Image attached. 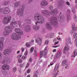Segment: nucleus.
Listing matches in <instances>:
<instances>
[{"label":"nucleus","instance_id":"obj_1","mask_svg":"<svg viewBox=\"0 0 77 77\" xmlns=\"http://www.w3.org/2000/svg\"><path fill=\"white\" fill-rule=\"evenodd\" d=\"M34 18L35 21H36V22L35 23L36 25L33 26L32 28L34 30H38L40 29V26L38 25V23L43 24L45 22L44 18L38 13H36L34 15Z\"/></svg>","mask_w":77,"mask_h":77},{"label":"nucleus","instance_id":"obj_2","mask_svg":"<svg viewBox=\"0 0 77 77\" xmlns=\"http://www.w3.org/2000/svg\"><path fill=\"white\" fill-rule=\"evenodd\" d=\"M57 12H58V10L56 8L53 11H51L50 12L46 10H42L41 11V13L43 16L46 17L50 16V14L52 15H56Z\"/></svg>","mask_w":77,"mask_h":77},{"label":"nucleus","instance_id":"obj_3","mask_svg":"<svg viewBox=\"0 0 77 77\" xmlns=\"http://www.w3.org/2000/svg\"><path fill=\"white\" fill-rule=\"evenodd\" d=\"M5 31L3 33V35L5 36H9L10 33H11L12 29V28L9 26H6L5 28Z\"/></svg>","mask_w":77,"mask_h":77},{"label":"nucleus","instance_id":"obj_4","mask_svg":"<svg viewBox=\"0 0 77 77\" xmlns=\"http://www.w3.org/2000/svg\"><path fill=\"white\" fill-rule=\"evenodd\" d=\"M16 24H18L20 27H22L21 22L20 20H17L15 22H11L10 24V26L11 27H18V25Z\"/></svg>","mask_w":77,"mask_h":77},{"label":"nucleus","instance_id":"obj_5","mask_svg":"<svg viewBox=\"0 0 77 77\" xmlns=\"http://www.w3.org/2000/svg\"><path fill=\"white\" fill-rule=\"evenodd\" d=\"M25 9V5H23L21 8L18 9L17 11V14L19 15L20 17H22L23 15V12Z\"/></svg>","mask_w":77,"mask_h":77},{"label":"nucleus","instance_id":"obj_6","mask_svg":"<svg viewBox=\"0 0 77 77\" xmlns=\"http://www.w3.org/2000/svg\"><path fill=\"white\" fill-rule=\"evenodd\" d=\"M10 12H11V9L8 7H6L5 8L0 9V14L2 13L3 14H8L10 13Z\"/></svg>","mask_w":77,"mask_h":77},{"label":"nucleus","instance_id":"obj_7","mask_svg":"<svg viewBox=\"0 0 77 77\" xmlns=\"http://www.w3.org/2000/svg\"><path fill=\"white\" fill-rule=\"evenodd\" d=\"M11 20V16H8L4 18L2 20V23L4 24H7L10 23Z\"/></svg>","mask_w":77,"mask_h":77},{"label":"nucleus","instance_id":"obj_8","mask_svg":"<svg viewBox=\"0 0 77 77\" xmlns=\"http://www.w3.org/2000/svg\"><path fill=\"white\" fill-rule=\"evenodd\" d=\"M51 23L54 26H56V28H57L59 27V25L57 24V19L56 17H52L51 18Z\"/></svg>","mask_w":77,"mask_h":77},{"label":"nucleus","instance_id":"obj_9","mask_svg":"<svg viewBox=\"0 0 77 77\" xmlns=\"http://www.w3.org/2000/svg\"><path fill=\"white\" fill-rule=\"evenodd\" d=\"M59 68V65L57 64L56 65L55 68H54V71L53 77H56V76L58 75L59 74V71H57V72L56 71Z\"/></svg>","mask_w":77,"mask_h":77},{"label":"nucleus","instance_id":"obj_10","mask_svg":"<svg viewBox=\"0 0 77 77\" xmlns=\"http://www.w3.org/2000/svg\"><path fill=\"white\" fill-rule=\"evenodd\" d=\"M11 38L13 40H17L21 39V37L20 35L14 33L12 34Z\"/></svg>","mask_w":77,"mask_h":77},{"label":"nucleus","instance_id":"obj_11","mask_svg":"<svg viewBox=\"0 0 77 77\" xmlns=\"http://www.w3.org/2000/svg\"><path fill=\"white\" fill-rule=\"evenodd\" d=\"M2 69L4 71H6V70H9L10 69V66L8 64H4L2 66Z\"/></svg>","mask_w":77,"mask_h":77},{"label":"nucleus","instance_id":"obj_12","mask_svg":"<svg viewBox=\"0 0 77 77\" xmlns=\"http://www.w3.org/2000/svg\"><path fill=\"white\" fill-rule=\"evenodd\" d=\"M47 48H48V46H46L44 50L43 51H41L40 52V54H42L43 56L45 57L47 53Z\"/></svg>","mask_w":77,"mask_h":77},{"label":"nucleus","instance_id":"obj_13","mask_svg":"<svg viewBox=\"0 0 77 77\" xmlns=\"http://www.w3.org/2000/svg\"><path fill=\"white\" fill-rule=\"evenodd\" d=\"M45 26L46 28L48 30H52L53 29V27L50 24V23L49 22L45 24Z\"/></svg>","mask_w":77,"mask_h":77},{"label":"nucleus","instance_id":"obj_14","mask_svg":"<svg viewBox=\"0 0 77 77\" xmlns=\"http://www.w3.org/2000/svg\"><path fill=\"white\" fill-rule=\"evenodd\" d=\"M48 5V2L46 1H42L40 2V5L42 6H46Z\"/></svg>","mask_w":77,"mask_h":77},{"label":"nucleus","instance_id":"obj_15","mask_svg":"<svg viewBox=\"0 0 77 77\" xmlns=\"http://www.w3.org/2000/svg\"><path fill=\"white\" fill-rule=\"evenodd\" d=\"M11 53V51L8 49H5L3 52V54L5 56H9Z\"/></svg>","mask_w":77,"mask_h":77},{"label":"nucleus","instance_id":"obj_16","mask_svg":"<svg viewBox=\"0 0 77 77\" xmlns=\"http://www.w3.org/2000/svg\"><path fill=\"white\" fill-rule=\"evenodd\" d=\"M15 30L16 33H19L20 35H23V32L20 28H16L15 29Z\"/></svg>","mask_w":77,"mask_h":77},{"label":"nucleus","instance_id":"obj_17","mask_svg":"<svg viewBox=\"0 0 77 77\" xmlns=\"http://www.w3.org/2000/svg\"><path fill=\"white\" fill-rule=\"evenodd\" d=\"M36 43H37L39 45H41L42 44V40L41 39L38 37H36Z\"/></svg>","mask_w":77,"mask_h":77},{"label":"nucleus","instance_id":"obj_18","mask_svg":"<svg viewBox=\"0 0 77 77\" xmlns=\"http://www.w3.org/2000/svg\"><path fill=\"white\" fill-rule=\"evenodd\" d=\"M21 5V2L20 1L16 2L14 4V6L15 8L19 7Z\"/></svg>","mask_w":77,"mask_h":77},{"label":"nucleus","instance_id":"obj_19","mask_svg":"<svg viewBox=\"0 0 77 77\" xmlns=\"http://www.w3.org/2000/svg\"><path fill=\"white\" fill-rule=\"evenodd\" d=\"M24 29L26 32H29L31 29V28L30 26L26 25Z\"/></svg>","mask_w":77,"mask_h":77},{"label":"nucleus","instance_id":"obj_20","mask_svg":"<svg viewBox=\"0 0 77 77\" xmlns=\"http://www.w3.org/2000/svg\"><path fill=\"white\" fill-rule=\"evenodd\" d=\"M58 20L60 22H62L64 21V16L62 15L60 17H58Z\"/></svg>","mask_w":77,"mask_h":77},{"label":"nucleus","instance_id":"obj_21","mask_svg":"<svg viewBox=\"0 0 77 77\" xmlns=\"http://www.w3.org/2000/svg\"><path fill=\"white\" fill-rule=\"evenodd\" d=\"M77 55V49H75L74 51L73 54H72V57H75Z\"/></svg>","mask_w":77,"mask_h":77},{"label":"nucleus","instance_id":"obj_22","mask_svg":"<svg viewBox=\"0 0 77 77\" xmlns=\"http://www.w3.org/2000/svg\"><path fill=\"white\" fill-rule=\"evenodd\" d=\"M62 54V51H58L56 55V57L57 58H58L60 57Z\"/></svg>","mask_w":77,"mask_h":77},{"label":"nucleus","instance_id":"obj_23","mask_svg":"<svg viewBox=\"0 0 77 77\" xmlns=\"http://www.w3.org/2000/svg\"><path fill=\"white\" fill-rule=\"evenodd\" d=\"M69 50V48L67 46H65L63 49V53H66L67 51Z\"/></svg>","mask_w":77,"mask_h":77},{"label":"nucleus","instance_id":"obj_24","mask_svg":"<svg viewBox=\"0 0 77 77\" xmlns=\"http://www.w3.org/2000/svg\"><path fill=\"white\" fill-rule=\"evenodd\" d=\"M26 23H28V24H30L31 23V19L30 18L26 19L25 21Z\"/></svg>","mask_w":77,"mask_h":77},{"label":"nucleus","instance_id":"obj_25","mask_svg":"<svg viewBox=\"0 0 77 77\" xmlns=\"http://www.w3.org/2000/svg\"><path fill=\"white\" fill-rule=\"evenodd\" d=\"M5 41V38L3 37H0V44H3Z\"/></svg>","mask_w":77,"mask_h":77},{"label":"nucleus","instance_id":"obj_26","mask_svg":"<svg viewBox=\"0 0 77 77\" xmlns=\"http://www.w3.org/2000/svg\"><path fill=\"white\" fill-rule=\"evenodd\" d=\"M4 48V45L2 43H0V51H3Z\"/></svg>","mask_w":77,"mask_h":77},{"label":"nucleus","instance_id":"obj_27","mask_svg":"<svg viewBox=\"0 0 77 77\" xmlns=\"http://www.w3.org/2000/svg\"><path fill=\"white\" fill-rule=\"evenodd\" d=\"M67 63V60H65L63 61L62 62V65L63 66H64L66 65V63Z\"/></svg>","mask_w":77,"mask_h":77},{"label":"nucleus","instance_id":"obj_28","mask_svg":"<svg viewBox=\"0 0 77 77\" xmlns=\"http://www.w3.org/2000/svg\"><path fill=\"white\" fill-rule=\"evenodd\" d=\"M58 7L60 8H62V5L60 1H59L58 2Z\"/></svg>","mask_w":77,"mask_h":77},{"label":"nucleus","instance_id":"obj_29","mask_svg":"<svg viewBox=\"0 0 77 77\" xmlns=\"http://www.w3.org/2000/svg\"><path fill=\"white\" fill-rule=\"evenodd\" d=\"M4 60L7 62H9L10 61V60L9 59V58L8 57H5L4 58Z\"/></svg>","mask_w":77,"mask_h":77},{"label":"nucleus","instance_id":"obj_30","mask_svg":"<svg viewBox=\"0 0 77 77\" xmlns=\"http://www.w3.org/2000/svg\"><path fill=\"white\" fill-rule=\"evenodd\" d=\"M71 16L70 15V14H67V20L68 21H69L70 20H71Z\"/></svg>","mask_w":77,"mask_h":77},{"label":"nucleus","instance_id":"obj_31","mask_svg":"<svg viewBox=\"0 0 77 77\" xmlns=\"http://www.w3.org/2000/svg\"><path fill=\"white\" fill-rule=\"evenodd\" d=\"M66 41L67 42L68 44H70L71 43V38H70V37L68 38L66 40Z\"/></svg>","mask_w":77,"mask_h":77},{"label":"nucleus","instance_id":"obj_32","mask_svg":"<svg viewBox=\"0 0 77 77\" xmlns=\"http://www.w3.org/2000/svg\"><path fill=\"white\" fill-rule=\"evenodd\" d=\"M73 18H74V21H77V15H76L75 14L74 15Z\"/></svg>","mask_w":77,"mask_h":77},{"label":"nucleus","instance_id":"obj_33","mask_svg":"<svg viewBox=\"0 0 77 77\" xmlns=\"http://www.w3.org/2000/svg\"><path fill=\"white\" fill-rule=\"evenodd\" d=\"M54 35V34L52 33H50L49 34V36H48V37H50L51 38H53V36Z\"/></svg>","mask_w":77,"mask_h":77},{"label":"nucleus","instance_id":"obj_34","mask_svg":"<svg viewBox=\"0 0 77 77\" xmlns=\"http://www.w3.org/2000/svg\"><path fill=\"white\" fill-rule=\"evenodd\" d=\"M72 28L73 30H74V31L76 30V28L75 27V25H72Z\"/></svg>","mask_w":77,"mask_h":77},{"label":"nucleus","instance_id":"obj_35","mask_svg":"<svg viewBox=\"0 0 77 77\" xmlns=\"http://www.w3.org/2000/svg\"><path fill=\"white\" fill-rule=\"evenodd\" d=\"M9 3V1H5L4 2V6H6V5H7L8 3Z\"/></svg>","mask_w":77,"mask_h":77},{"label":"nucleus","instance_id":"obj_36","mask_svg":"<svg viewBox=\"0 0 77 77\" xmlns=\"http://www.w3.org/2000/svg\"><path fill=\"white\" fill-rule=\"evenodd\" d=\"M24 64H25V62H23V63L20 64V67H23L24 65Z\"/></svg>","mask_w":77,"mask_h":77},{"label":"nucleus","instance_id":"obj_37","mask_svg":"<svg viewBox=\"0 0 77 77\" xmlns=\"http://www.w3.org/2000/svg\"><path fill=\"white\" fill-rule=\"evenodd\" d=\"M26 46L27 47H29L30 46V45L29 44V43L27 42L26 43Z\"/></svg>","mask_w":77,"mask_h":77},{"label":"nucleus","instance_id":"obj_38","mask_svg":"<svg viewBox=\"0 0 77 77\" xmlns=\"http://www.w3.org/2000/svg\"><path fill=\"white\" fill-rule=\"evenodd\" d=\"M49 8L51 10H52V9H53V6L52 5H50L49 6Z\"/></svg>","mask_w":77,"mask_h":77},{"label":"nucleus","instance_id":"obj_39","mask_svg":"<svg viewBox=\"0 0 77 77\" xmlns=\"http://www.w3.org/2000/svg\"><path fill=\"white\" fill-rule=\"evenodd\" d=\"M13 71L14 72H15L17 71V68L16 67L13 68Z\"/></svg>","mask_w":77,"mask_h":77},{"label":"nucleus","instance_id":"obj_40","mask_svg":"<svg viewBox=\"0 0 77 77\" xmlns=\"http://www.w3.org/2000/svg\"><path fill=\"white\" fill-rule=\"evenodd\" d=\"M29 65H30V63H28L26 66V68H28V67L29 66Z\"/></svg>","mask_w":77,"mask_h":77},{"label":"nucleus","instance_id":"obj_41","mask_svg":"<svg viewBox=\"0 0 77 77\" xmlns=\"http://www.w3.org/2000/svg\"><path fill=\"white\" fill-rule=\"evenodd\" d=\"M3 57V54L1 52H0V60H1V59H2V57Z\"/></svg>","mask_w":77,"mask_h":77},{"label":"nucleus","instance_id":"obj_42","mask_svg":"<svg viewBox=\"0 0 77 77\" xmlns=\"http://www.w3.org/2000/svg\"><path fill=\"white\" fill-rule=\"evenodd\" d=\"M72 12L73 14H74L75 13V10L74 9H72Z\"/></svg>","mask_w":77,"mask_h":77},{"label":"nucleus","instance_id":"obj_43","mask_svg":"<svg viewBox=\"0 0 77 77\" xmlns=\"http://www.w3.org/2000/svg\"><path fill=\"white\" fill-rule=\"evenodd\" d=\"M38 71H36L35 72V74L34 75L35 76H38Z\"/></svg>","mask_w":77,"mask_h":77},{"label":"nucleus","instance_id":"obj_44","mask_svg":"<svg viewBox=\"0 0 77 77\" xmlns=\"http://www.w3.org/2000/svg\"><path fill=\"white\" fill-rule=\"evenodd\" d=\"M26 57H27L26 56L23 55L22 57V59H26Z\"/></svg>","mask_w":77,"mask_h":77},{"label":"nucleus","instance_id":"obj_45","mask_svg":"<svg viewBox=\"0 0 77 77\" xmlns=\"http://www.w3.org/2000/svg\"><path fill=\"white\" fill-rule=\"evenodd\" d=\"M75 31L74 30H71L70 32V33L72 35V34H74V31Z\"/></svg>","mask_w":77,"mask_h":77},{"label":"nucleus","instance_id":"obj_46","mask_svg":"<svg viewBox=\"0 0 77 77\" xmlns=\"http://www.w3.org/2000/svg\"><path fill=\"white\" fill-rule=\"evenodd\" d=\"M28 53V51L27 50H26V51L24 53V54L25 56H27V53Z\"/></svg>","mask_w":77,"mask_h":77},{"label":"nucleus","instance_id":"obj_47","mask_svg":"<svg viewBox=\"0 0 77 77\" xmlns=\"http://www.w3.org/2000/svg\"><path fill=\"white\" fill-rule=\"evenodd\" d=\"M77 33H75L74 35H73V38H76V37H77Z\"/></svg>","mask_w":77,"mask_h":77},{"label":"nucleus","instance_id":"obj_48","mask_svg":"<svg viewBox=\"0 0 77 77\" xmlns=\"http://www.w3.org/2000/svg\"><path fill=\"white\" fill-rule=\"evenodd\" d=\"M6 62V60H5V59H4V60L2 61V64H5V63Z\"/></svg>","mask_w":77,"mask_h":77},{"label":"nucleus","instance_id":"obj_49","mask_svg":"<svg viewBox=\"0 0 77 77\" xmlns=\"http://www.w3.org/2000/svg\"><path fill=\"white\" fill-rule=\"evenodd\" d=\"M66 4L67 5H68V6H69L70 5V3L68 1H67L66 2Z\"/></svg>","mask_w":77,"mask_h":77},{"label":"nucleus","instance_id":"obj_50","mask_svg":"<svg viewBox=\"0 0 77 77\" xmlns=\"http://www.w3.org/2000/svg\"><path fill=\"white\" fill-rule=\"evenodd\" d=\"M48 42H49V41L46 40L45 42V44H48Z\"/></svg>","mask_w":77,"mask_h":77},{"label":"nucleus","instance_id":"obj_51","mask_svg":"<svg viewBox=\"0 0 77 77\" xmlns=\"http://www.w3.org/2000/svg\"><path fill=\"white\" fill-rule=\"evenodd\" d=\"M18 62H19V63H22V60H21V59H19L18 60Z\"/></svg>","mask_w":77,"mask_h":77},{"label":"nucleus","instance_id":"obj_52","mask_svg":"<svg viewBox=\"0 0 77 77\" xmlns=\"http://www.w3.org/2000/svg\"><path fill=\"white\" fill-rule=\"evenodd\" d=\"M71 12V11H70V10H69V9H68L67 11V14H69V13H70Z\"/></svg>","mask_w":77,"mask_h":77},{"label":"nucleus","instance_id":"obj_53","mask_svg":"<svg viewBox=\"0 0 77 77\" xmlns=\"http://www.w3.org/2000/svg\"><path fill=\"white\" fill-rule=\"evenodd\" d=\"M33 2V0H29L28 2V4H30V3H31V2Z\"/></svg>","mask_w":77,"mask_h":77},{"label":"nucleus","instance_id":"obj_54","mask_svg":"<svg viewBox=\"0 0 77 77\" xmlns=\"http://www.w3.org/2000/svg\"><path fill=\"white\" fill-rule=\"evenodd\" d=\"M53 65V63L52 62L50 63V65H48V66H49V67H50V66H51V65Z\"/></svg>","mask_w":77,"mask_h":77},{"label":"nucleus","instance_id":"obj_55","mask_svg":"<svg viewBox=\"0 0 77 77\" xmlns=\"http://www.w3.org/2000/svg\"><path fill=\"white\" fill-rule=\"evenodd\" d=\"M33 50H34V48H32L30 49V51L32 52V51H33Z\"/></svg>","mask_w":77,"mask_h":77},{"label":"nucleus","instance_id":"obj_56","mask_svg":"<svg viewBox=\"0 0 77 77\" xmlns=\"http://www.w3.org/2000/svg\"><path fill=\"white\" fill-rule=\"evenodd\" d=\"M21 56H22V55H19L17 56V58H18V59H19V58H20V57H21Z\"/></svg>","mask_w":77,"mask_h":77},{"label":"nucleus","instance_id":"obj_57","mask_svg":"<svg viewBox=\"0 0 77 77\" xmlns=\"http://www.w3.org/2000/svg\"><path fill=\"white\" fill-rule=\"evenodd\" d=\"M19 71L20 73V74H21V73L22 71H21V69H19Z\"/></svg>","mask_w":77,"mask_h":77},{"label":"nucleus","instance_id":"obj_58","mask_svg":"<svg viewBox=\"0 0 77 77\" xmlns=\"http://www.w3.org/2000/svg\"><path fill=\"white\" fill-rule=\"evenodd\" d=\"M27 72L28 73H29V72H30V69H28Z\"/></svg>","mask_w":77,"mask_h":77},{"label":"nucleus","instance_id":"obj_59","mask_svg":"<svg viewBox=\"0 0 77 77\" xmlns=\"http://www.w3.org/2000/svg\"><path fill=\"white\" fill-rule=\"evenodd\" d=\"M32 61V58H30L29 60V62H31Z\"/></svg>","mask_w":77,"mask_h":77},{"label":"nucleus","instance_id":"obj_60","mask_svg":"<svg viewBox=\"0 0 77 77\" xmlns=\"http://www.w3.org/2000/svg\"><path fill=\"white\" fill-rule=\"evenodd\" d=\"M37 53L38 52H37V51H36V50L34 51V53L35 55L37 54Z\"/></svg>","mask_w":77,"mask_h":77},{"label":"nucleus","instance_id":"obj_61","mask_svg":"<svg viewBox=\"0 0 77 77\" xmlns=\"http://www.w3.org/2000/svg\"><path fill=\"white\" fill-rule=\"evenodd\" d=\"M40 57L41 58V57H42V56H43V55H42V54H40Z\"/></svg>","mask_w":77,"mask_h":77},{"label":"nucleus","instance_id":"obj_62","mask_svg":"<svg viewBox=\"0 0 77 77\" xmlns=\"http://www.w3.org/2000/svg\"><path fill=\"white\" fill-rule=\"evenodd\" d=\"M58 43H59V41H57V42H56L54 44V45H56V44H58Z\"/></svg>","mask_w":77,"mask_h":77},{"label":"nucleus","instance_id":"obj_63","mask_svg":"<svg viewBox=\"0 0 77 77\" xmlns=\"http://www.w3.org/2000/svg\"><path fill=\"white\" fill-rule=\"evenodd\" d=\"M56 49H55L53 50V52L54 53V52H56Z\"/></svg>","mask_w":77,"mask_h":77},{"label":"nucleus","instance_id":"obj_64","mask_svg":"<svg viewBox=\"0 0 77 77\" xmlns=\"http://www.w3.org/2000/svg\"><path fill=\"white\" fill-rule=\"evenodd\" d=\"M24 51V48H22V52H23V51Z\"/></svg>","mask_w":77,"mask_h":77}]
</instances>
